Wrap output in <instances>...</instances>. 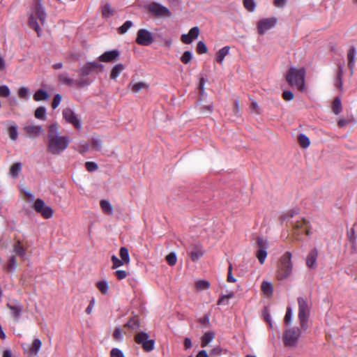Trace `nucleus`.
Listing matches in <instances>:
<instances>
[{
	"label": "nucleus",
	"mask_w": 357,
	"mask_h": 357,
	"mask_svg": "<svg viewBox=\"0 0 357 357\" xmlns=\"http://www.w3.org/2000/svg\"><path fill=\"white\" fill-rule=\"evenodd\" d=\"M70 139L59 135L57 123L50 125L47 134V151L52 155H59L68 146Z\"/></svg>",
	"instance_id": "1"
},
{
	"label": "nucleus",
	"mask_w": 357,
	"mask_h": 357,
	"mask_svg": "<svg viewBox=\"0 0 357 357\" xmlns=\"http://www.w3.org/2000/svg\"><path fill=\"white\" fill-rule=\"evenodd\" d=\"M36 17L39 19L41 24H45L47 14L43 6V0H35L33 5V13L29 17V26L33 28L37 32L38 36H40V28Z\"/></svg>",
	"instance_id": "2"
},
{
	"label": "nucleus",
	"mask_w": 357,
	"mask_h": 357,
	"mask_svg": "<svg viewBox=\"0 0 357 357\" xmlns=\"http://www.w3.org/2000/svg\"><path fill=\"white\" fill-rule=\"evenodd\" d=\"M305 70L304 68L291 67L286 75V80L291 86L296 87L301 91L305 90Z\"/></svg>",
	"instance_id": "3"
},
{
	"label": "nucleus",
	"mask_w": 357,
	"mask_h": 357,
	"mask_svg": "<svg viewBox=\"0 0 357 357\" xmlns=\"http://www.w3.org/2000/svg\"><path fill=\"white\" fill-rule=\"evenodd\" d=\"M298 319L301 328L306 331L308 328V319L310 314V309L312 306L311 301L307 298H298Z\"/></svg>",
	"instance_id": "4"
},
{
	"label": "nucleus",
	"mask_w": 357,
	"mask_h": 357,
	"mask_svg": "<svg viewBox=\"0 0 357 357\" xmlns=\"http://www.w3.org/2000/svg\"><path fill=\"white\" fill-rule=\"evenodd\" d=\"M292 268L291 254L290 252H286L281 259V265L278 270V279L284 280L289 277L291 274Z\"/></svg>",
	"instance_id": "5"
},
{
	"label": "nucleus",
	"mask_w": 357,
	"mask_h": 357,
	"mask_svg": "<svg viewBox=\"0 0 357 357\" xmlns=\"http://www.w3.org/2000/svg\"><path fill=\"white\" fill-rule=\"evenodd\" d=\"M146 8L152 16L158 18L170 17L172 16V12L167 7L155 1L148 4Z\"/></svg>",
	"instance_id": "6"
},
{
	"label": "nucleus",
	"mask_w": 357,
	"mask_h": 357,
	"mask_svg": "<svg viewBox=\"0 0 357 357\" xmlns=\"http://www.w3.org/2000/svg\"><path fill=\"white\" fill-rule=\"evenodd\" d=\"M62 116L66 123L73 125L77 130H80L82 128L81 118L72 109H63Z\"/></svg>",
	"instance_id": "7"
},
{
	"label": "nucleus",
	"mask_w": 357,
	"mask_h": 357,
	"mask_svg": "<svg viewBox=\"0 0 357 357\" xmlns=\"http://www.w3.org/2000/svg\"><path fill=\"white\" fill-rule=\"evenodd\" d=\"M301 330L298 328H292L285 331L283 342L287 347L295 346L301 336Z\"/></svg>",
	"instance_id": "8"
},
{
	"label": "nucleus",
	"mask_w": 357,
	"mask_h": 357,
	"mask_svg": "<svg viewBox=\"0 0 357 357\" xmlns=\"http://www.w3.org/2000/svg\"><path fill=\"white\" fill-rule=\"evenodd\" d=\"M135 342L142 345L143 349L147 352L151 351L154 348L155 341L149 339V335L145 332H140L135 337Z\"/></svg>",
	"instance_id": "9"
},
{
	"label": "nucleus",
	"mask_w": 357,
	"mask_h": 357,
	"mask_svg": "<svg viewBox=\"0 0 357 357\" xmlns=\"http://www.w3.org/2000/svg\"><path fill=\"white\" fill-rule=\"evenodd\" d=\"M33 208L36 212L40 213L46 219L51 218L54 213L52 208L50 206H47L45 202L40 198L36 199Z\"/></svg>",
	"instance_id": "10"
},
{
	"label": "nucleus",
	"mask_w": 357,
	"mask_h": 357,
	"mask_svg": "<svg viewBox=\"0 0 357 357\" xmlns=\"http://www.w3.org/2000/svg\"><path fill=\"white\" fill-rule=\"evenodd\" d=\"M136 43L142 46H149L153 42V33L146 29H140L137 33Z\"/></svg>",
	"instance_id": "11"
},
{
	"label": "nucleus",
	"mask_w": 357,
	"mask_h": 357,
	"mask_svg": "<svg viewBox=\"0 0 357 357\" xmlns=\"http://www.w3.org/2000/svg\"><path fill=\"white\" fill-rule=\"evenodd\" d=\"M104 66L96 61L88 62L85 63L79 70V74L82 77H86L98 70L102 71Z\"/></svg>",
	"instance_id": "12"
},
{
	"label": "nucleus",
	"mask_w": 357,
	"mask_h": 357,
	"mask_svg": "<svg viewBox=\"0 0 357 357\" xmlns=\"http://www.w3.org/2000/svg\"><path fill=\"white\" fill-rule=\"evenodd\" d=\"M257 243L258 250L256 252V257L258 259L259 263L263 264L267 257V249L268 248V242L266 239L263 237H257Z\"/></svg>",
	"instance_id": "13"
},
{
	"label": "nucleus",
	"mask_w": 357,
	"mask_h": 357,
	"mask_svg": "<svg viewBox=\"0 0 357 357\" xmlns=\"http://www.w3.org/2000/svg\"><path fill=\"white\" fill-rule=\"evenodd\" d=\"M277 19L275 17L264 18L259 20L257 23V30L259 34H264L268 30L275 26Z\"/></svg>",
	"instance_id": "14"
},
{
	"label": "nucleus",
	"mask_w": 357,
	"mask_h": 357,
	"mask_svg": "<svg viewBox=\"0 0 357 357\" xmlns=\"http://www.w3.org/2000/svg\"><path fill=\"white\" fill-rule=\"evenodd\" d=\"M7 307L10 310L12 316L17 320L23 310L22 305L17 300H12L7 303Z\"/></svg>",
	"instance_id": "15"
},
{
	"label": "nucleus",
	"mask_w": 357,
	"mask_h": 357,
	"mask_svg": "<svg viewBox=\"0 0 357 357\" xmlns=\"http://www.w3.org/2000/svg\"><path fill=\"white\" fill-rule=\"evenodd\" d=\"M120 56V52L118 50L107 51L98 57L102 62H112L118 60Z\"/></svg>",
	"instance_id": "16"
},
{
	"label": "nucleus",
	"mask_w": 357,
	"mask_h": 357,
	"mask_svg": "<svg viewBox=\"0 0 357 357\" xmlns=\"http://www.w3.org/2000/svg\"><path fill=\"white\" fill-rule=\"evenodd\" d=\"M318 257V250L314 248L308 253L306 258V265L308 268L314 269L317 267V259Z\"/></svg>",
	"instance_id": "17"
},
{
	"label": "nucleus",
	"mask_w": 357,
	"mask_h": 357,
	"mask_svg": "<svg viewBox=\"0 0 357 357\" xmlns=\"http://www.w3.org/2000/svg\"><path fill=\"white\" fill-rule=\"evenodd\" d=\"M24 130L30 138H36L43 133V128L40 126H26L24 127Z\"/></svg>",
	"instance_id": "18"
},
{
	"label": "nucleus",
	"mask_w": 357,
	"mask_h": 357,
	"mask_svg": "<svg viewBox=\"0 0 357 357\" xmlns=\"http://www.w3.org/2000/svg\"><path fill=\"white\" fill-rule=\"evenodd\" d=\"M13 252L20 258L26 260V248L22 245L20 241H17L13 245Z\"/></svg>",
	"instance_id": "19"
},
{
	"label": "nucleus",
	"mask_w": 357,
	"mask_h": 357,
	"mask_svg": "<svg viewBox=\"0 0 357 357\" xmlns=\"http://www.w3.org/2000/svg\"><path fill=\"white\" fill-rule=\"evenodd\" d=\"M42 342L38 338H35L32 342L31 346L29 347L28 350V354L30 356H36L41 347Z\"/></svg>",
	"instance_id": "20"
},
{
	"label": "nucleus",
	"mask_w": 357,
	"mask_h": 357,
	"mask_svg": "<svg viewBox=\"0 0 357 357\" xmlns=\"http://www.w3.org/2000/svg\"><path fill=\"white\" fill-rule=\"evenodd\" d=\"M356 55V49L354 47H351L347 52L348 66L352 73L355 66V58Z\"/></svg>",
	"instance_id": "21"
},
{
	"label": "nucleus",
	"mask_w": 357,
	"mask_h": 357,
	"mask_svg": "<svg viewBox=\"0 0 357 357\" xmlns=\"http://www.w3.org/2000/svg\"><path fill=\"white\" fill-rule=\"evenodd\" d=\"M294 230L295 234L297 235L300 234V233L305 232L307 235H310V231L307 229V224L305 220L301 221V222H298L294 226Z\"/></svg>",
	"instance_id": "22"
},
{
	"label": "nucleus",
	"mask_w": 357,
	"mask_h": 357,
	"mask_svg": "<svg viewBox=\"0 0 357 357\" xmlns=\"http://www.w3.org/2000/svg\"><path fill=\"white\" fill-rule=\"evenodd\" d=\"M230 47L229 46H225L220 49L216 53L215 60L220 64H222L225 57L229 54Z\"/></svg>",
	"instance_id": "23"
},
{
	"label": "nucleus",
	"mask_w": 357,
	"mask_h": 357,
	"mask_svg": "<svg viewBox=\"0 0 357 357\" xmlns=\"http://www.w3.org/2000/svg\"><path fill=\"white\" fill-rule=\"evenodd\" d=\"M215 335L213 331H207L202 337L201 345L202 347H206L210 342L213 341Z\"/></svg>",
	"instance_id": "24"
},
{
	"label": "nucleus",
	"mask_w": 357,
	"mask_h": 357,
	"mask_svg": "<svg viewBox=\"0 0 357 357\" xmlns=\"http://www.w3.org/2000/svg\"><path fill=\"white\" fill-rule=\"evenodd\" d=\"M343 66L342 65H340L337 68V76L335 79V86L340 90L342 89L343 82H342V77H343Z\"/></svg>",
	"instance_id": "25"
},
{
	"label": "nucleus",
	"mask_w": 357,
	"mask_h": 357,
	"mask_svg": "<svg viewBox=\"0 0 357 357\" xmlns=\"http://www.w3.org/2000/svg\"><path fill=\"white\" fill-rule=\"evenodd\" d=\"M102 211L109 215L113 214V206L110 202L106 199H102L100 202Z\"/></svg>",
	"instance_id": "26"
},
{
	"label": "nucleus",
	"mask_w": 357,
	"mask_h": 357,
	"mask_svg": "<svg viewBox=\"0 0 357 357\" xmlns=\"http://www.w3.org/2000/svg\"><path fill=\"white\" fill-rule=\"evenodd\" d=\"M123 70L124 66L122 63L115 65L111 70L110 78L112 79H116Z\"/></svg>",
	"instance_id": "27"
},
{
	"label": "nucleus",
	"mask_w": 357,
	"mask_h": 357,
	"mask_svg": "<svg viewBox=\"0 0 357 357\" xmlns=\"http://www.w3.org/2000/svg\"><path fill=\"white\" fill-rule=\"evenodd\" d=\"M130 86H131V90L134 93H138L141 90H146L149 89V84L144 82H137L133 84H130Z\"/></svg>",
	"instance_id": "28"
},
{
	"label": "nucleus",
	"mask_w": 357,
	"mask_h": 357,
	"mask_svg": "<svg viewBox=\"0 0 357 357\" xmlns=\"http://www.w3.org/2000/svg\"><path fill=\"white\" fill-rule=\"evenodd\" d=\"M342 109V107L341 100L339 97H336L334 99V100L333 102V105H332L333 112L335 115H338L341 113Z\"/></svg>",
	"instance_id": "29"
},
{
	"label": "nucleus",
	"mask_w": 357,
	"mask_h": 357,
	"mask_svg": "<svg viewBox=\"0 0 357 357\" xmlns=\"http://www.w3.org/2000/svg\"><path fill=\"white\" fill-rule=\"evenodd\" d=\"M49 95L47 92L43 89L38 90L33 95L34 100L38 102L48 99Z\"/></svg>",
	"instance_id": "30"
},
{
	"label": "nucleus",
	"mask_w": 357,
	"mask_h": 357,
	"mask_svg": "<svg viewBox=\"0 0 357 357\" xmlns=\"http://www.w3.org/2000/svg\"><path fill=\"white\" fill-rule=\"evenodd\" d=\"M261 291L266 295H267V296L272 295L273 291V284L270 282L264 281L261 283Z\"/></svg>",
	"instance_id": "31"
},
{
	"label": "nucleus",
	"mask_w": 357,
	"mask_h": 357,
	"mask_svg": "<svg viewBox=\"0 0 357 357\" xmlns=\"http://www.w3.org/2000/svg\"><path fill=\"white\" fill-rule=\"evenodd\" d=\"M125 326L133 331L137 330L140 327L139 319L136 317H133L126 324Z\"/></svg>",
	"instance_id": "32"
},
{
	"label": "nucleus",
	"mask_w": 357,
	"mask_h": 357,
	"mask_svg": "<svg viewBox=\"0 0 357 357\" xmlns=\"http://www.w3.org/2000/svg\"><path fill=\"white\" fill-rule=\"evenodd\" d=\"M46 108L40 106L36 109L34 115L36 119L44 121L46 119Z\"/></svg>",
	"instance_id": "33"
},
{
	"label": "nucleus",
	"mask_w": 357,
	"mask_h": 357,
	"mask_svg": "<svg viewBox=\"0 0 357 357\" xmlns=\"http://www.w3.org/2000/svg\"><path fill=\"white\" fill-rule=\"evenodd\" d=\"M22 170V164L17 162L13 165L10 169V174L13 178H17Z\"/></svg>",
	"instance_id": "34"
},
{
	"label": "nucleus",
	"mask_w": 357,
	"mask_h": 357,
	"mask_svg": "<svg viewBox=\"0 0 357 357\" xmlns=\"http://www.w3.org/2000/svg\"><path fill=\"white\" fill-rule=\"evenodd\" d=\"M298 142L301 147L306 149L310 146V139L304 134L298 136Z\"/></svg>",
	"instance_id": "35"
},
{
	"label": "nucleus",
	"mask_w": 357,
	"mask_h": 357,
	"mask_svg": "<svg viewBox=\"0 0 357 357\" xmlns=\"http://www.w3.org/2000/svg\"><path fill=\"white\" fill-rule=\"evenodd\" d=\"M9 137L11 140L15 141L18 137V128L16 124L12 125L8 130Z\"/></svg>",
	"instance_id": "36"
},
{
	"label": "nucleus",
	"mask_w": 357,
	"mask_h": 357,
	"mask_svg": "<svg viewBox=\"0 0 357 357\" xmlns=\"http://www.w3.org/2000/svg\"><path fill=\"white\" fill-rule=\"evenodd\" d=\"M59 79L63 84L71 85L74 84V79L70 78L67 73H62L59 75Z\"/></svg>",
	"instance_id": "37"
},
{
	"label": "nucleus",
	"mask_w": 357,
	"mask_h": 357,
	"mask_svg": "<svg viewBox=\"0 0 357 357\" xmlns=\"http://www.w3.org/2000/svg\"><path fill=\"white\" fill-rule=\"evenodd\" d=\"M93 82V80L89 78H81L79 79L74 80V84L79 87H85L89 86Z\"/></svg>",
	"instance_id": "38"
},
{
	"label": "nucleus",
	"mask_w": 357,
	"mask_h": 357,
	"mask_svg": "<svg viewBox=\"0 0 357 357\" xmlns=\"http://www.w3.org/2000/svg\"><path fill=\"white\" fill-rule=\"evenodd\" d=\"M119 255L121 259L125 262L126 264L130 261V257L128 250L125 247H121L119 251Z\"/></svg>",
	"instance_id": "39"
},
{
	"label": "nucleus",
	"mask_w": 357,
	"mask_h": 357,
	"mask_svg": "<svg viewBox=\"0 0 357 357\" xmlns=\"http://www.w3.org/2000/svg\"><path fill=\"white\" fill-rule=\"evenodd\" d=\"M203 255V251L197 248H195L190 253V258L193 261H197Z\"/></svg>",
	"instance_id": "40"
},
{
	"label": "nucleus",
	"mask_w": 357,
	"mask_h": 357,
	"mask_svg": "<svg viewBox=\"0 0 357 357\" xmlns=\"http://www.w3.org/2000/svg\"><path fill=\"white\" fill-rule=\"evenodd\" d=\"M6 268L9 272H14L17 268V261L14 256L10 257Z\"/></svg>",
	"instance_id": "41"
},
{
	"label": "nucleus",
	"mask_w": 357,
	"mask_h": 357,
	"mask_svg": "<svg viewBox=\"0 0 357 357\" xmlns=\"http://www.w3.org/2000/svg\"><path fill=\"white\" fill-rule=\"evenodd\" d=\"M132 22L130 20L126 21L123 25L119 27L118 33L120 34L126 33L128 30L132 26Z\"/></svg>",
	"instance_id": "42"
},
{
	"label": "nucleus",
	"mask_w": 357,
	"mask_h": 357,
	"mask_svg": "<svg viewBox=\"0 0 357 357\" xmlns=\"http://www.w3.org/2000/svg\"><path fill=\"white\" fill-rule=\"evenodd\" d=\"M96 286L99 291L103 294H105L109 289L108 283L106 280L98 282Z\"/></svg>",
	"instance_id": "43"
},
{
	"label": "nucleus",
	"mask_w": 357,
	"mask_h": 357,
	"mask_svg": "<svg viewBox=\"0 0 357 357\" xmlns=\"http://www.w3.org/2000/svg\"><path fill=\"white\" fill-rule=\"evenodd\" d=\"M114 13V10L112 9L109 3H107L105 5L102 10V14L103 17L105 18H109L110 16H112Z\"/></svg>",
	"instance_id": "44"
},
{
	"label": "nucleus",
	"mask_w": 357,
	"mask_h": 357,
	"mask_svg": "<svg viewBox=\"0 0 357 357\" xmlns=\"http://www.w3.org/2000/svg\"><path fill=\"white\" fill-rule=\"evenodd\" d=\"M18 96L20 98L28 100L29 98V89L27 87L22 86L18 90Z\"/></svg>",
	"instance_id": "45"
},
{
	"label": "nucleus",
	"mask_w": 357,
	"mask_h": 357,
	"mask_svg": "<svg viewBox=\"0 0 357 357\" xmlns=\"http://www.w3.org/2000/svg\"><path fill=\"white\" fill-rule=\"evenodd\" d=\"M112 262V268L115 269L123 266L125 262L121 259H119L116 255H113L111 257Z\"/></svg>",
	"instance_id": "46"
},
{
	"label": "nucleus",
	"mask_w": 357,
	"mask_h": 357,
	"mask_svg": "<svg viewBox=\"0 0 357 357\" xmlns=\"http://www.w3.org/2000/svg\"><path fill=\"white\" fill-rule=\"evenodd\" d=\"M243 6L250 12L255 11L256 8V3L254 0H244Z\"/></svg>",
	"instance_id": "47"
},
{
	"label": "nucleus",
	"mask_w": 357,
	"mask_h": 357,
	"mask_svg": "<svg viewBox=\"0 0 357 357\" xmlns=\"http://www.w3.org/2000/svg\"><path fill=\"white\" fill-rule=\"evenodd\" d=\"M192 59V53L190 51H185L183 52V55L181 57V61L185 63L188 64L190 62Z\"/></svg>",
	"instance_id": "48"
},
{
	"label": "nucleus",
	"mask_w": 357,
	"mask_h": 357,
	"mask_svg": "<svg viewBox=\"0 0 357 357\" xmlns=\"http://www.w3.org/2000/svg\"><path fill=\"white\" fill-rule=\"evenodd\" d=\"M92 146L93 148L96 151H101L102 149V141L98 137L92 138Z\"/></svg>",
	"instance_id": "49"
},
{
	"label": "nucleus",
	"mask_w": 357,
	"mask_h": 357,
	"mask_svg": "<svg viewBox=\"0 0 357 357\" xmlns=\"http://www.w3.org/2000/svg\"><path fill=\"white\" fill-rule=\"evenodd\" d=\"M210 287V283L207 280H199L196 282V287L199 290L207 289Z\"/></svg>",
	"instance_id": "50"
},
{
	"label": "nucleus",
	"mask_w": 357,
	"mask_h": 357,
	"mask_svg": "<svg viewBox=\"0 0 357 357\" xmlns=\"http://www.w3.org/2000/svg\"><path fill=\"white\" fill-rule=\"evenodd\" d=\"M167 262L170 266H174L176 263V255L175 252H171L166 257Z\"/></svg>",
	"instance_id": "51"
},
{
	"label": "nucleus",
	"mask_w": 357,
	"mask_h": 357,
	"mask_svg": "<svg viewBox=\"0 0 357 357\" xmlns=\"http://www.w3.org/2000/svg\"><path fill=\"white\" fill-rule=\"evenodd\" d=\"M197 52L202 54L207 52V47L203 41H199L197 45Z\"/></svg>",
	"instance_id": "52"
},
{
	"label": "nucleus",
	"mask_w": 357,
	"mask_h": 357,
	"mask_svg": "<svg viewBox=\"0 0 357 357\" xmlns=\"http://www.w3.org/2000/svg\"><path fill=\"white\" fill-rule=\"evenodd\" d=\"M10 91L8 86L1 85L0 86V96L7 98L10 96Z\"/></svg>",
	"instance_id": "53"
},
{
	"label": "nucleus",
	"mask_w": 357,
	"mask_h": 357,
	"mask_svg": "<svg viewBox=\"0 0 357 357\" xmlns=\"http://www.w3.org/2000/svg\"><path fill=\"white\" fill-rule=\"evenodd\" d=\"M293 316V310L291 307H287L286 314L284 317V321L287 324H289L291 321Z\"/></svg>",
	"instance_id": "54"
},
{
	"label": "nucleus",
	"mask_w": 357,
	"mask_h": 357,
	"mask_svg": "<svg viewBox=\"0 0 357 357\" xmlns=\"http://www.w3.org/2000/svg\"><path fill=\"white\" fill-rule=\"evenodd\" d=\"M199 33V29L197 26H194L191 28L188 32L189 36H190L193 40L198 38Z\"/></svg>",
	"instance_id": "55"
},
{
	"label": "nucleus",
	"mask_w": 357,
	"mask_h": 357,
	"mask_svg": "<svg viewBox=\"0 0 357 357\" xmlns=\"http://www.w3.org/2000/svg\"><path fill=\"white\" fill-rule=\"evenodd\" d=\"M113 337L116 340L122 341L123 338L122 330L120 328H116L113 333Z\"/></svg>",
	"instance_id": "56"
},
{
	"label": "nucleus",
	"mask_w": 357,
	"mask_h": 357,
	"mask_svg": "<svg viewBox=\"0 0 357 357\" xmlns=\"http://www.w3.org/2000/svg\"><path fill=\"white\" fill-rule=\"evenodd\" d=\"M85 167L89 172H94L98 169V165L95 162H86Z\"/></svg>",
	"instance_id": "57"
},
{
	"label": "nucleus",
	"mask_w": 357,
	"mask_h": 357,
	"mask_svg": "<svg viewBox=\"0 0 357 357\" xmlns=\"http://www.w3.org/2000/svg\"><path fill=\"white\" fill-rule=\"evenodd\" d=\"M61 100V96L60 94L57 93L54 96L52 103V107L53 109H56L59 105L60 104Z\"/></svg>",
	"instance_id": "58"
},
{
	"label": "nucleus",
	"mask_w": 357,
	"mask_h": 357,
	"mask_svg": "<svg viewBox=\"0 0 357 357\" xmlns=\"http://www.w3.org/2000/svg\"><path fill=\"white\" fill-rule=\"evenodd\" d=\"M111 357H125L123 351L117 348H114L110 352Z\"/></svg>",
	"instance_id": "59"
},
{
	"label": "nucleus",
	"mask_w": 357,
	"mask_h": 357,
	"mask_svg": "<svg viewBox=\"0 0 357 357\" xmlns=\"http://www.w3.org/2000/svg\"><path fill=\"white\" fill-rule=\"evenodd\" d=\"M222 354V349L220 347H216L213 348L209 353V356L217 357Z\"/></svg>",
	"instance_id": "60"
},
{
	"label": "nucleus",
	"mask_w": 357,
	"mask_h": 357,
	"mask_svg": "<svg viewBox=\"0 0 357 357\" xmlns=\"http://www.w3.org/2000/svg\"><path fill=\"white\" fill-rule=\"evenodd\" d=\"M114 275L119 280H121L126 278L128 274L127 272L124 270H117L114 272Z\"/></svg>",
	"instance_id": "61"
},
{
	"label": "nucleus",
	"mask_w": 357,
	"mask_h": 357,
	"mask_svg": "<svg viewBox=\"0 0 357 357\" xmlns=\"http://www.w3.org/2000/svg\"><path fill=\"white\" fill-rule=\"evenodd\" d=\"M181 41L185 44H191L193 39L187 33H183L181 37Z\"/></svg>",
	"instance_id": "62"
},
{
	"label": "nucleus",
	"mask_w": 357,
	"mask_h": 357,
	"mask_svg": "<svg viewBox=\"0 0 357 357\" xmlns=\"http://www.w3.org/2000/svg\"><path fill=\"white\" fill-rule=\"evenodd\" d=\"M282 98L287 101H290L294 98L293 93L290 91H284L282 93Z\"/></svg>",
	"instance_id": "63"
},
{
	"label": "nucleus",
	"mask_w": 357,
	"mask_h": 357,
	"mask_svg": "<svg viewBox=\"0 0 357 357\" xmlns=\"http://www.w3.org/2000/svg\"><path fill=\"white\" fill-rule=\"evenodd\" d=\"M89 149V144H87L86 142L80 143V144L79 146V151L80 153H84L88 151Z\"/></svg>",
	"instance_id": "64"
}]
</instances>
